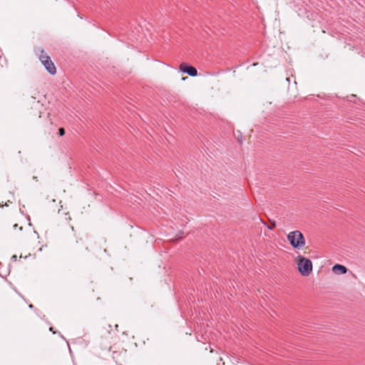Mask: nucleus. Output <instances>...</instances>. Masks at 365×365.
Returning a JSON list of instances; mask_svg holds the SVG:
<instances>
[{
  "instance_id": "nucleus-1",
  "label": "nucleus",
  "mask_w": 365,
  "mask_h": 365,
  "mask_svg": "<svg viewBox=\"0 0 365 365\" xmlns=\"http://www.w3.org/2000/svg\"><path fill=\"white\" fill-rule=\"evenodd\" d=\"M287 237L290 245L294 249L300 250L303 248L306 244L303 234L299 230L290 232Z\"/></svg>"
},
{
  "instance_id": "nucleus-2",
  "label": "nucleus",
  "mask_w": 365,
  "mask_h": 365,
  "mask_svg": "<svg viewBox=\"0 0 365 365\" xmlns=\"http://www.w3.org/2000/svg\"><path fill=\"white\" fill-rule=\"evenodd\" d=\"M299 262L297 264V269L301 275L307 277L312 272L313 265L312 261L303 256H298Z\"/></svg>"
},
{
  "instance_id": "nucleus-3",
  "label": "nucleus",
  "mask_w": 365,
  "mask_h": 365,
  "mask_svg": "<svg viewBox=\"0 0 365 365\" xmlns=\"http://www.w3.org/2000/svg\"><path fill=\"white\" fill-rule=\"evenodd\" d=\"M39 59L48 73L54 75L56 73V68L54 63L48 56L43 53V51L39 56Z\"/></svg>"
},
{
  "instance_id": "nucleus-4",
  "label": "nucleus",
  "mask_w": 365,
  "mask_h": 365,
  "mask_svg": "<svg viewBox=\"0 0 365 365\" xmlns=\"http://www.w3.org/2000/svg\"><path fill=\"white\" fill-rule=\"evenodd\" d=\"M179 69L181 72L187 73L190 76L195 77L197 76V69L187 63H181L179 66Z\"/></svg>"
},
{
  "instance_id": "nucleus-5",
  "label": "nucleus",
  "mask_w": 365,
  "mask_h": 365,
  "mask_svg": "<svg viewBox=\"0 0 365 365\" xmlns=\"http://www.w3.org/2000/svg\"><path fill=\"white\" fill-rule=\"evenodd\" d=\"M332 271L335 274H344L347 272V268L339 264H336L332 267Z\"/></svg>"
},
{
  "instance_id": "nucleus-6",
  "label": "nucleus",
  "mask_w": 365,
  "mask_h": 365,
  "mask_svg": "<svg viewBox=\"0 0 365 365\" xmlns=\"http://www.w3.org/2000/svg\"><path fill=\"white\" fill-rule=\"evenodd\" d=\"M34 106L36 108H38L39 107L42 106V104L40 103L39 101H37L34 102Z\"/></svg>"
},
{
  "instance_id": "nucleus-7",
  "label": "nucleus",
  "mask_w": 365,
  "mask_h": 365,
  "mask_svg": "<svg viewBox=\"0 0 365 365\" xmlns=\"http://www.w3.org/2000/svg\"><path fill=\"white\" fill-rule=\"evenodd\" d=\"M58 134H59V135L63 136V135L65 134V130H64V128H60L58 129Z\"/></svg>"
},
{
  "instance_id": "nucleus-8",
  "label": "nucleus",
  "mask_w": 365,
  "mask_h": 365,
  "mask_svg": "<svg viewBox=\"0 0 365 365\" xmlns=\"http://www.w3.org/2000/svg\"><path fill=\"white\" fill-rule=\"evenodd\" d=\"M238 142H239V143H240V145H242V136H240V137H239V138H238Z\"/></svg>"
},
{
  "instance_id": "nucleus-9",
  "label": "nucleus",
  "mask_w": 365,
  "mask_h": 365,
  "mask_svg": "<svg viewBox=\"0 0 365 365\" xmlns=\"http://www.w3.org/2000/svg\"><path fill=\"white\" fill-rule=\"evenodd\" d=\"M50 331H52V332H53V333H55V331H53V327H51V328H50Z\"/></svg>"
},
{
  "instance_id": "nucleus-10",
  "label": "nucleus",
  "mask_w": 365,
  "mask_h": 365,
  "mask_svg": "<svg viewBox=\"0 0 365 365\" xmlns=\"http://www.w3.org/2000/svg\"><path fill=\"white\" fill-rule=\"evenodd\" d=\"M12 258H13L14 259H16V255H14V256L12 257Z\"/></svg>"
},
{
  "instance_id": "nucleus-11",
  "label": "nucleus",
  "mask_w": 365,
  "mask_h": 365,
  "mask_svg": "<svg viewBox=\"0 0 365 365\" xmlns=\"http://www.w3.org/2000/svg\"><path fill=\"white\" fill-rule=\"evenodd\" d=\"M33 307H34V306L32 304L29 305V308H33Z\"/></svg>"
},
{
  "instance_id": "nucleus-12",
  "label": "nucleus",
  "mask_w": 365,
  "mask_h": 365,
  "mask_svg": "<svg viewBox=\"0 0 365 365\" xmlns=\"http://www.w3.org/2000/svg\"><path fill=\"white\" fill-rule=\"evenodd\" d=\"M41 113H39L38 115V118H41Z\"/></svg>"
}]
</instances>
